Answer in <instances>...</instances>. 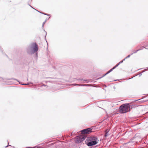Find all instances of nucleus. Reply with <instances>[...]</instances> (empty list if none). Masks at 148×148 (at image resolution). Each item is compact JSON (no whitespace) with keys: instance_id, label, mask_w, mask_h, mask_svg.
<instances>
[{"instance_id":"12","label":"nucleus","mask_w":148,"mask_h":148,"mask_svg":"<svg viewBox=\"0 0 148 148\" xmlns=\"http://www.w3.org/2000/svg\"><path fill=\"white\" fill-rule=\"evenodd\" d=\"M77 80H83V81H86V80H85V79H84V80H83V79H77Z\"/></svg>"},{"instance_id":"18","label":"nucleus","mask_w":148,"mask_h":148,"mask_svg":"<svg viewBox=\"0 0 148 148\" xmlns=\"http://www.w3.org/2000/svg\"><path fill=\"white\" fill-rule=\"evenodd\" d=\"M21 84L22 85H27V84Z\"/></svg>"},{"instance_id":"10","label":"nucleus","mask_w":148,"mask_h":148,"mask_svg":"<svg viewBox=\"0 0 148 148\" xmlns=\"http://www.w3.org/2000/svg\"><path fill=\"white\" fill-rule=\"evenodd\" d=\"M119 64L118 63V64H116L114 67H113L115 69L116 67H117L119 65Z\"/></svg>"},{"instance_id":"14","label":"nucleus","mask_w":148,"mask_h":148,"mask_svg":"<svg viewBox=\"0 0 148 148\" xmlns=\"http://www.w3.org/2000/svg\"><path fill=\"white\" fill-rule=\"evenodd\" d=\"M145 71V70H144V71H143L142 72V73H140L139 74H140L139 76H141V75H142V73H143V72H144V71Z\"/></svg>"},{"instance_id":"17","label":"nucleus","mask_w":148,"mask_h":148,"mask_svg":"<svg viewBox=\"0 0 148 148\" xmlns=\"http://www.w3.org/2000/svg\"><path fill=\"white\" fill-rule=\"evenodd\" d=\"M42 13L45 15H46L49 16V15L47 14H45V13Z\"/></svg>"},{"instance_id":"24","label":"nucleus","mask_w":148,"mask_h":148,"mask_svg":"<svg viewBox=\"0 0 148 148\" xmlns=\"http://www.w3.org/2000/svg\"><path fill=\"white\" fill-rule=\"evenodd\" d=\"M144 48V47H142V49L143 48Z\"/></svg>"},{"instance_id":"6","label":"nucleus","mask_w":148,"mask_h":148,"mask_svg":"<svg viewBox=\"0 0 148 148\" xmlns=\"http://www.w3.org/2000/svg\"><path fill=\"white\" fill-rule=\"evenodd\" d=\"M114 69V68L113 67L112 68L110 69L109 71H108L106 74L103 75V76H105L106 75H107L109 73H110L111 72L113 69Z\"/></svg>"},{"instance_id":"25","label":"nucleus","mask_w":148,"mask_h":148,"mask_svg":"<svg viewBox=\"0 0 148 148\" xmlns=\"http://www.w3.org/2000/svg\"><path fill=\"white\" fill-rule=\"evenodd\" d=\"M104 76H103V75L102 77H104Z\"/></svg>"},{"instance_id":"2","label":"nucleus","mask_w":148,"mask_h":148,"mask_svg":"<svg viewBox=\"0 0 148 148\" xmlns=\"http://www.w3.org/2000/svg\"><path fill=\"white\" fill-rule=\"evenodd\" d=\"M86 140L90 141L87 143V145L89 146H91L97 144L99 140L95 136H91L87 138Z\"/></svg>"},{"instance_id":"11","label":"nucleus","mask_w":148,"mask_h":148,"mask_svg":"<svg viewBox=\"0 0 148 148\" xmlns=\"http://www.w3.org/2000/svg\"><path fill=\"white\" fill-rule=\"evenodd\" d=\"M131 55V54L130 55H128L125 58V59H127L128 58L130 57Z\"/></svg>"},{"instance_id":"4","label":"nucleus","mask_w":148,"mask_h":148,"mask_svg":"<svg viewBox=\"0 0 148 148\" xmlns=\"http://www.w3.org/2000/svg\"><path fill=\"white\" fill-rule=\"evenodd\" d=\"M86 138V137L82 136H76L75 139V142L76 143H80L85 140Z\"/></svg>"},{"instance_id":"3","label":"nucleus","mask_w":148,"mask_h":148,"mask_svg":"<svg viewBox=\"0 0 148 148\" xmlns=\"http://www.w3.org/2000/svg\"><path fill=\"white\" fill-rule=\"evenodd\" d=\"M130 106L128 103L123 104L120 107V112L122 113H125L130 110Z\"/></svg>"},{"instance_id":"1","label":"nucleus","mask_w":148,"mask_h":148,"mask_svg":"<svg viewBox=\"0 0 148 148\" xmlns=\"http://www.w3.org/2000/svg\"><path fill=\"white\" fill-rule=\"evenodd\" d=\"M38 47L36 43H32L27 49V52L29 54H33L38 50Z\"/></svg>"},{"instance_id":"5","label":"nucleus","mask_w":148,"mask_h":148,"mask_svg":"<svg viewBox=\"0 0 148 148\" xmlns=\"http://www.w3.org/2000/svg\"><path fill=\"white\" fill-rule=\"evenodd\" d=\"M92 129L89 128L86 129H85L81 131V133L82 134H89L92 132Z\"/></svg>"},{"instance_id":"19","label":"nucleus","mask_w":148,"mask_h":148,"mask_svg":"<svg viewBox=\"0 0 148 148\" xmlns=\"http://www.w3.org/2000/svg\"><path fill=\"white\" fill-rule=\"evenodd\" d=\"M123 62V61H121L119 63V64H120V63H121Z\"/></svg>"},{"instance_id":"21","label":"nucleus","mask_w":148,"mask_h":148,"mask_svg":"<svg viewBox=\"0 0 148 148\" xmlns=\"http://www.w3.org/2000/svg\"><path fill=\"white\" fill-rule=\"evenodd\" d=\"M35 9V10H36V11H38V12H40V13H41V12H39V11H38L37 10H36V9Z\"/></svg>"},{"instance_id":"22","label":"nucleus","mask_w":148,"mask_h":148,"mask_svg":"<svg viewBox=\"0 0 148 148\" xmlns=\"http://www.w3.org/2000/svg\"><path fill=\"white\" fill-rule=\"evenodd\" d=\"M29 6L31 7L32 8H34L32 7L30 5H29Z\"/></svg>"},{"instance_id":"16","label":"nucleus","mask_w":148,"mask_h":148,"mask_svg":"<svg viewBox=\"0 0 148 148\" xmlns=\"http://www.w3.org/2000/svg\"><path fill=\"white\" fill-rule=\"evenodd\" d=\"M42 13L45 15H46L49 16V15L47 14H45V13Z\"/></svg>"},{"instance_id":"15","label":"nucleus","mask_w":148,"mask_h":148,"mask_svg":"<svg viewBox=\"0 0 148 148\" xmlns=\"http://www.w3.org/2000/svg\"><path fill=\"white\" fill-rule=\"evenodd\" d=\"M32 84V83L31 82H29V83L27 84V85H28L29 84Z\"/></svg>"},{"instance_id":"8","label":"nucleus","mask_w":148,"mask_h":148,"mask_svg":"<svg viewBox=\"0 0 148 148\" xmlns=\"http://www.w3.org/2000/svg\"><path fill=\"white\" fill-rule=\"evenodd\" d=\"M142 49H139L136 51H133V53L131 54V55H132L133 53H137L138 51L141 50Z\"/></svg>"},{"instance_id":"13","label":"nucleus","mask_w":148,"mask_h":148,"mask_svg":"<svg viewBox=\"0 0 148 148\" xmlns=\"http://www.w3.org/2000/svg\"><path fill=\"white\" fill-rule=\"evenodd\" d=\"M46 20L43 23V24H42V27H44V24H45V22H46Z\"/></svg>"},{"instance_id":"7","label":"nucleus","mask_w":148,"mask_h":148,"mask_svg":"<svg viewBox=\"0 0 148 148\" xmlns=\"http://www.w3.org/2000/svg\"><path fill=\"white\" fill-rule=\"evenodd\" d=\"M109 131V130L108 129H107L105 131V136L106 137L108 135V133Z\"/></svg>"},{"instance_id":"9","label":"nucleus","mask_w":148,"mask_h":148,"mask_svg":"<svg viewBox=\"0 0 148 148\" xmlns=\"http://www.w3.org/2000/svg\"><path fill=\"white\" fill-rule=\"evenodd\" d=\"M71 85H73V86L78 85V86H83L84 85H82V84H71Z\"/></svg>"},{"instance_id":"20","label":"nucleus","mask_w":148,"mask_h":148,"mask_svg":"<svg viewBox=\"0 0 148 148\" xmlns=\"http://www.w3.org/2000/svg\"><path fill=\"white\" fill-rule=\"evenodd\" d=\"M125 59H125H124L123 60H122V61H123V62L125 60V59Z\"/></svg>"},{"instance_id":"23","label":"nucleus","mask_w":148,"mask_h":148,"mask_svg":"<svg viewBox=\"0 0 148 148\" xmlns=\"http://www.w3.org/2000/svg\"><path fill=\"white\" fill-rule=\"evenodd\" d=\"M8 145H7V146H5V147H8Z\"/></svg>"}]
</instances>
